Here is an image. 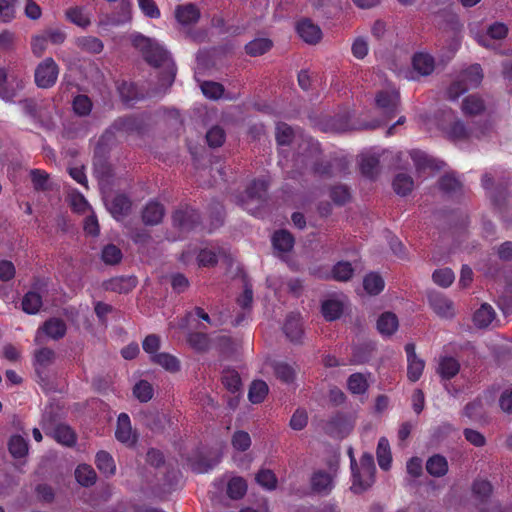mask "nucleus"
<instances>
[{
  "mask_svg": "<svg viewBox=\"0 0 512 512\" xmlns=\"http://www.w3.org/2000/svg\"><path fill=\"white\" fill-rule=\"evenodd\" d=\"M131 42L149 65L155 68L165 67V71L160 74L159 82L161 86L170 87L175 80L176 66L169 52L155 39L140 33L133 35Z\"/></svg>",
  "mask_w": 512,
  "mask_h": 512,
  "instance_id": "obj_1",
  "label": "nucleus"
},
{
  "mask_svg": "<svg viewBox=\"0 0 512 512\" xmlns=\"http://www.w3.org/2000/svg\"><path fill=\"white\" fill-rule=\"evenodd\" d=\"M351 458L352 486L351 490L355 494H361L368 490L375 482L376 466L374 457L370 453H363L357 464L352 450L349 451Z\"/></svg>",
  "mask_w": 512,
  "mask_h": 512,
  "instance_id": "obj_2",
  "label": "nucleus"
},
{
  "mask_svg": "<svg viewBox=\"0 0 512 512\" xmlns=\"http://www.w3.org/2000/svg\"><path fill=\"white\" fill-rule=\"evenodd\" d=\"M145 121L140 116H124L119 117L112 125L104 132L101 140H110L114 137L115 132H122L126 134H142L145 130Z\"/></svg>",
  "mask_w": 512,
  "mask_h": 512,
  "instance_id": "obj_3",
  "label": "nucleus"
},
{
  "mask_svg": "<svg viewBox=\"0 0 512 512\" xmlns=\"http://www.w3.org/2000/svg\"><path fill=\"white\" fill-rule=\"evenodd\" d=\"M59 75V66L51 57L40 62L34 73L35 84L42 89H48L55 85Z\"/></svg>",
  "mask_w": 512,
  "mask_h": 512,
  "instance_id": "obj_4",
  "label": "nucleus"
},
{
  "mask_svg": "<svg viewBox=\"0 0 512 512\" xmlns=\"http://www.w3.org/2000/svg\"><path fill=\"white\" fill-rule=\"evenodd\" d=\"M172 222L181 232H189L200 225L201 217L198 210L186 205L173 213Z\"/></svg>",
  "mask_w": 512,
  "mask_h": 512,
  "instance_id": "obj_5",
  "label": "nucleus"
},
{
  "mask_svg": "<svg viewBox=\"0 0 512 512\" xmlns=\"http://www.w3.org/2000/svg\"><path fill=\"white\" fill-rule=\"evenodd\" d=\"M318 153L317 147H312L308 156L301 161L303 168H307L311 164V172L315 176L323 178H331L333 176V164L331 161L320 160L314 157V154Z\"/></svg>",
  "mask_w": 512,
  "mask_h": 512,
  "instance_id": "obj_6",
  "label": "nucleus"
},
{
  "mask_svg": "<svg viewBox=\"0 0 512 512\" xmlns=\"http://www.w3.org/2000/svg\"><path fill=\"white\" fill-rule=\"evenodd\" d=\"M376 105L389 118L396 115L400 101L399 92L396 90H382L376 95Z\"/></svg>",
  "mask_w": 512,
  "mask_h": 512,
  "instance_id": "obj_7",
  "label": "nucleus"
},
{
  "mask_svg": "<svg viewBox=\"0 0 512 512\" xmlns=\"http://www.w3.org/2000/svg\"><path fill=\"white\" fill-rule=\"evenodd\" d=\"M115 438L126 446H134L137 442V434L132 430L130 417L126 413H120L117 418Z\"/></svg>",
  "mask_w": 512,
  "mask_h": 512,
  "instance_id": "obj_8",
  "label": "nucleus"
},
{
  "mask_svg": "<svg viewBox=\"0 0 512 512\" xmlns=\"http://www.w3.org/2000/svg\"><path fill=\"white\" fill-rule=\"evenodd\" d=\"M431 309L441 318H452L455 315L453 302L444 294L431 292L428 295Z\"/></svg>",
  "mask_w": 512,
  "mask_h": 512,
  "instance_id": "obj_9",
  "label": "nucleus"
},
{
  "mask_svg": "<svg viewBox=\"0 0 512 512\" xmlns=\"http://www.w3.org/2000/svg\"><path fill=\"white\" fill-rule=\"evenodd\" d=\"M405 352L407 355V377L411 382H416L422 376L425 362L416 355L415 344L407 343L405 345Z\"/></svg>",
  "mask_w": 512,
  "mask_h": 512,
  "instance_id": "obj_10",
  "label": "nucleus"
},
{
  "mask_svg": "<svg viewBox=\"0 0 512 512\" xmlns=\"http://www.w3.org/2000/svg\"><path fill=\"white\" fill-rule=\"evenodd\" d=\"M296 31L304 42L311 45L320 42L323 35L320 27L307 18L297 22Z\"/></svg>",
  "mask_w": 512,
  "mask_h": 512,
  "instance_id": "obj_11",
  "label": "nucleus"
},
{
  "mask_svg": "<svg viewBox=\"0 0 512 512\" xmlns=\"http://www.w3.org/2000/svg\"><path fill=\"white\" fill-rule=\"evenodd\" d=\"M410 156L418 172H424L426 170L436 172L441 170L444 166V162L429 156L421 150H412Z\"/></svg>",
  "mask_w": 512,
  "mask_h": 512,
  "instance_id": "obj_12",
  "label": "nucleus"
},
{
  "mask_svg": "<svg viewBox=\"0 0 512 512\" xmlns=\"http://www.w3.org/2000/svg\"><path fill=\"white\" fill-rule=\"evenodd\" d=\"M137 278L133 275L117 276L104 282L103 287L106 291L126 294L137 286Z\"/></svg>",
  "mask_w": 512,
  "mask_h": 512,
  "instance_id": "obj_13",
  "label": "nucleus"
},
{
  "mask_svg": "<svg viewBox=\"0 0 512 512\" xmlns=\"http://www.w3.org/2000/svg\"><path fill=\"white\" fill-rule=\"evenodd\" d=\"M164 215V206L158 201L151 200L142 210V221L147 226H155L162 222Z\"/></svg>",
  "mask_w": 512,
  "mask_h": 512,
  "instance_id": "obj_14",
  "label": "nucleus"
},
{
  "mask_svg": "<svg viewBox=\"0 0 512 512\" xmlns=\"http://www.w3.org/2000/svg\"><path fill=\"white\" fill-rule=\"evenodd\" d=\"M442 131L446 134L448 139L452 141H464L468 140L471 136H473V131L466 124L460 120L455 119L447 126L442 127Z\"/></svg>",
  "mask_w": 512,
  "mask_h": 512,
  "instance_id": "obj_15",
  "label": "nucleus"
},
{
  "mask_svg": "<svg viewBox=\"0 0 512 512\" xmlns=\"http://www.w3.org/2000/svg\"><path fill=\"white\" fill-rule=\"evenodd\" d=\"M283 332L291 342L295 344L302 343L304 331L300 316L296 314L288 315L283 326Z\"/></svg>",
  "mask_w": 512,
  "mask_h": 512,
  "instance_id": "obj_16",
  "label": "nucleus"
},
{
  "mask_svg": "<svg viewBox=\"0 0 512 512\" xmlns=\"http://www.w3.org/2000/svg\"><path fill=\"white\" fill-rule=\"evenodd\" d=\"M310 483L312 491L322 495L329 494L334 487L332 475L323 470L314 472Z\"/></svg>",
  "mask_w": 512,
  "mask_h": 512,
  "instance_id": "obj_17",
  "label": "nucleus"
},
{
  "mask_svg": "<svg viewBox=\"0 0 512 512\" xmlns=\"http://www.w3.org/2000/svg\"><path fill=\"white\" fill-rule=\"evenodd\" d=\"M458 78L469 89L477 88L483 80V71L480 64H472L466 69L462 70Z\"/></svg>",
  "mask_w": 512,
  "mask_h": 512,
  "instance_id": "obj_18",
  "label": "nucleus"
},
{
  "mask_svg": "<svg viewBox=\"0 0 512 512\" xmlns=\"http://www.w3.org/2000/svg\"><path fill=\"white\" fill-rule=\"evenodd\" d=\"M268 182L265 179H254L247 186L245 195L249 201L257 202V207L260 206L267 194Z\"/></svg>",
  "mask_w": 512,
  "mask_h": 512,
  "instance_id": "obj_19",
  "label": "nucleus"
},
{
  "mask_svg": "<svg viewBox=\"0 0 512 512\" xmlns=\"http://www.w3.org/2000/svg\"><path fill=\"white\" fill-rule=\"evenodd\" d=\"M175 18L182 25L194 24L200 19V10L191 3L179 5L175 9Z\"/></svg>",
  "mask_w": 512,
  "mask_h": 512,
  "instance_id": "obj_20",
  "label": "nucleus"
},
{
  "mask_svg": "<svg viewBox=\"0 0 512 512\" xmlns=\"http://www.w3.org/2000/svg\"><path fill=\"white\" fill-rule=\"evenodd\" d=\"M412 66L422 76L430 75L435 68V60L426 52H417L412 57Z\"/></svg>",
  "mask_w": 512,
  "mask_h": 512,
  "instance_id": "obj_21",
  "label": "nucleus"
},
{
  "mask_svg": "<svg viewBox=\"0 0 512 512\" xmlns=\"http://www.w3.org/2000/svg\"><path fill=\"white\" fill-rule=\"evenodd\" d=\"M459 361L452 356H442L439 359L437 373L443 380L454 378L460 371Z\"/></svg>",
  "mask_w": 512,
  "mask_h": 512,
  "instance_id": "obj_22",
  "label": "nucleus"
},
{
  "mask_svg": "<svg viewBox=\"0 0 512 512\" xmlns=\"http://www.w3.org/2000/svg\"><path fill=\"white\" fill-rule=\"evenodd\" d=\"M132 207V201L125 194H117L112 199L109 210L115 219L127 216Z\"/></svg>",
  "mask_w": 512,
  "mask_h": 512,
  "instance_id": "obj_23",
  "label": "nucleus"
},
{
  "mask_svg": "<svg viewBox=\"0 0 512 512\" xmlns=\"http://www.w3.org/2000/svg\"><path fill=\"white\" fill-rule=\"evenodd\" d=\"M376 326L381 335L391 336L397 331L399 321L393 312H384L379 316Z\"/></svg>",
  "mask_w": 512,
  "mask_h": 512,
  "instance_id": "obj_24",
  "label": "nucleus"
},
{
  "mask_svg": "<svg viewBox=\"0 0 512 512\" xmlns=\"http://www.w3.org/2000/svg\"><path fill=\"white\" fill-rule=\"evenodd\" d=\"M50 435L55 439L58 443L65 445L67 447H72L76 444V434L73 429L66 424H58L51 431Z\"/></svg>",
  "mask_w": 512,
  "mask_h": 512,
  "instance_id": "obj_25",
  "label": "nucleus"
},
{
  "mask_svg": "<svg viewBox=\"0 0 512 512\" xmlns=\"http://www.w3.org/2000/svg\"><path fill=\"white\" fill-rule=\"evenodd\" d=\"M461 109L466 116H477L485 111L486 105L482 97L472 94L463 99Z\"/></svg>",
  "mask_w": 512,
  "mask_h": 512,
  "instance_id": "obj_26",
  "label": "nucleus"
},
{
  "mask_svg": "<svg viewBox=\"0 0 512 512\" xmlns=\"http://www.w3.org/2000/svg\"><path fill=\"white\" fill-rule=\"evenodd\" d=\"M380 159L374 154H362L360 156L361 174L369 179H375L379 171Z\"/></svg>",
  "mask_w": 512,
  "mask_h": 512,
  "instance_id": "obj_27",
  "label": "nucleus"
},
{
  "mask_svg": "<svg viewBox=\"0 0 512 512\" xmlns=\"http://www.w3.org/2000/svg\"><path fill=\"white\" fill-rule=\"evenodd\" d=\"M150 360L170 373H176L181 369L179 359L167 352H160L157 355L151 356Z\"/></svg>",
  "mask_w": 512,
  "mask_h": 512,
  "instance_id": "obj_28",
  "label": "nucleus"
},
{
  "mask_svg": "<svg viewBox=\"0 0 512 512\" xmlns=\"http://www.w3.org/2000/svg\"><path fill=\"white\" fill-rule=\"evenodd\" d=\"M95 464L100 473L105 477H111L116 473L115 461L112 455L107 451L101 450L97 452L95 456Z\"/></svg>",
  "mask_w": 512,
  "mask_h": 512,
  "instance_id": "obj_29",
  "label": "nucleus"
},
{
  "mask_svg": "<svg viewBox=\"0 0 512 512\" xmlns=\"http://www.w3.org/2000/svg\"><path fill=\"white\" fill-rule=\"evenodd\" d=\"M43 332L54 340L63 338L67 331V326L61 318H50L42 326Z\"/></svg>",
  "mask_w": 512,
  "mask_h": 512,
  "instance_id": "obj_30",
  "label": "nucleus"
},
{
  "mask_svg": "<svg viewBox=\"0 0 512 512\" xmlns=\"http://www.w3.org/2000/svg\"><path fill=\"white\" fill-rule=\"evenodd\" d=\"M344 311V305L340 300L327 299L321 304V313L326 321L339 319Z\"/></svg>",
  "mask_w": 512,
  "mask_h": 512,
  "instance_id": "obj_31",
  "label": "nucleus"
},
{
  "mask_svg": "<svg viewBox=\"0 0 512 512\" xmlns=\"http://www.w3.org/2000/svg\"><path fill=\"white\" fill-rule=\"evenodd\" d=\"M117 89L122 102L126 105H131L133 102L143 97L137 85L132 82L122 81Z\"/></svg>",
  "mask_w": 512,
  "mask_h": 512,
  "instance_id": "obj_32",
  "label": "nucleus"
},
{
  "mask_svg": "<svg viewBox=\"0 0 512 512\" xmlns=\"http://www.w3.org/2000/svg\"><path fill=\"white\" fill-rule=\"evenodd\" d=\"M294 237L287 230L275 231L272 236V245L279 252H290L294 247Z\"/></svg>",
  "mask_w": 512,
  "mask_h": 512,
  "instance_id": "obj_33",
  "label": "nucleus"
},
{
  "mask_svg": "<svg viewBox=\"0 0 512 512\" xmlns=\"http://www.w3.org/2000/svg\"><path fill=\"white\" fill-rule=\"evenodd\" d=\"M326 429L332 436H343V434L349 429V423L346 415L337 412L327 421Z\"/></svg>",
  "mask_w": 512,
  "mask_h": 512,
  "instance_id": "obj_34",
  "label": "nucleus"
},
{
  "mask_svg": "<svg viewBox=\"0 0 512 512\" xmlns=\"http://www.w3.org/2000/svg\"><path fill=\"white\" fill-rule=\"evenodd\" d=\"M448 468L447 459L440 454L432 455L426 462V470L433 477H442L446 475Z\"/></svg>",
  "mask_w": 512,
  "mask_h": 512,
  "instance_id": "obj_35",
  "label": "nucleus"
},
{
  "mask_svg": "<svg viewBox=\"0 0 512 512\" xmlns=\"http://www.w3.org/2000/svg\"><path fill=\"white\" fill-rule=\"evenodd\" d=\"M384 287V279L376 272L368 273L363 279V288L369 295H379L384 290Z\"/></svg>",
  "mask_w": 512,
  "mask_h": 512,
  "instance_id": "obj_36",
  "label": "nucleus"
},
{
  "mask_svg": "<svg viewBox=\"0 0 512 512\" xmlns=\"http://www.w3.org/2000/svg\"><path fill=\"white\" fill-rule=\"evenodd\" d=\"M495 315L496 314L492 306L484 303L475 311L473 315V322L478 328H486L492 323Z\"/></svg>",
  "mask_w": 512,
  "mask_h": 512,
  "instance_id": "obj_37",
  "label": "nucleus"
},
{
  "mask_svg": "<svg viewBox=\"0 0 512 512\" xmlns=\"http://www.w3.org/2000/svg\"><path fill=\"white\" fill-rule=\"evenodd\" d=\"M75 478L81 486L90 487L95 484L97 474L92 466L80 464L75 470Z\"/></svg>",
  "mask_w": 512,
  "mask_h": 512,
  "instance_id": "obj_38",
  "label": "nucleus"
},
{
  "mask_svg": "<svg viewBox=\"0 0 512 512\" xmlns=\"http://www.w3.org/2000/svg\"><path fill=\"white\" fill-rule=\"evenodd\" d=\"M75 43L78 48L91 54H99L104 49L102 40L94 36L78 37Z\"/></svg>",
  "mask_w": 512,
  "mask_h": 512,
  "instance_id": "obj_39",
  "label": "nucleus"
},
{
  "mask_svg": "<svg viewBox=\"0 0 512 512\" xmlns=\"http://www.w3.org/2000/svg\"><path fill=\"white\" fill-rule=\"evenodd\" d=\"M376 454L379 467L384 471L389 470L391 467L392 456L390 445L386 438L382 437L379 439Z\"/></svg>",
  "mask_w": 512,
  "mask_h": 512,
  "instance_id": "obj_40",
  "label": "nucleus"
},
{
  "mask_svg": "<svg viewBox=\"0 0 512 512\" xmlns=\"http://www.w3.org/2000/svg\"><path fill=\"white\" fill-rule=\"evenodd\" d=\"M392 186L397 195L406 196L412 192L414 181L410 175L399 173L394 177Z\"/></svg>",
  "mask_w": 512,
  "mask_h": 512,
  "instance_id": "obj_41",
  "label": "nucleus"
},
{
  "mask_svg": "<svg viewBox=\"0 0 512 512\" xmlns=\"http://www.w3.org/2000/svg\"><path fill=\"white\" fill-rule=\"evenodd\" d=\"M493 492L492 484L485 479H476L472 484V493L480 503H487Z\"/></svg>",
  "mask_w": 512,
  "mask_h": 512,
  "instance_id": "obj_42",
  "label": "nucleus"
},
{
  "mask_svg": "<svg viewBox=\"0 0 512 512\" xmlns=\"http://www.w3.org/2000/svg\"><path fill=\"white\" fill-rule=\"evenodd\" d=\"M273 46V42L268 38H256L245 45V52L252 56H261L268 52Z\"/></svg>",
  "mask_w": 512,
  "mask_h": 512,
  "instance_id": "obj_43",
  "label": "nucleus"
},
{
  "mask_svg": "<svg viewBox=\"0 0 512 512\" xmlns=\"http://www.w3.org/2000/svg\"><path fill=\"white\" fill-rule=\"evenodd\" d=\"M42 304V296L34 290L28 291L23 296L22 309L27 314L33 315L38 313Z\"/></svg>",
  "mask_w": 512,
  "mask_h": 512,
  "instance_id": "obj_44",
  "label": "nucleus"
},
{
  "mask_svg": "<svg viewBox=\"0 0 512 512\" xmlns=\"http://www.w3.org/2000/svg\"><path fill=\"white\" fill-rule=\"evenodd\" d=\"M247 492V482L243 477H233L227 484V495L233 500H239L245 496Z\"/></svg>",
  "mask_w": 512,
  "mask_h": 512,
  "instance_id": "obj_45",
  "label": "nucleus"
},
{
  "mask_svg": "<svg viewBox=\"0 0 512 512\" xmlns=\"http://www.w3.org/2000/svg\"><path fill=\"white\" fill-rule=\"evenodd\" d=\"M354 274V268L349 261H338L331 270L332 279L340 282L349 281Z\"/></svg>",
  "mask_w": 512,
  "mask_h": 512,
  "instance_id": "obj_46",
  "label": "nucleus"
},
{
  "mask_svg": "<svg viewBox=\"0 0 512 512\" xmlns=\"http://www.w3.org/2000/svg\"><path fill=\"white\" fill-rule=\"evenodd\" d=\"M269 388L263 380H254L249 388L248 399L253 404H259L264 401L268 394Z\"/></svg>",
  "mask_w": 512,
  "mask_h": 512,
  "instance_id": "obj_47",
  "label": "nucleus"
},
{
  "mask_svg": "<svg viewBox=\"0 0 512 512\" xmlns=\"http://www.w3.org/2000/svg\"><path fill=\"white\" fill-rule=\"evenodd\" d=\"M368 387L367 379L362 373H353L347 379V388L352 394L362 395Z\"/></svg>",
  "mask_w": 512,
  "mask_h": 512,
  "instance_id": "obj_48",
  "label": "nucleus"
},
{
  "mask_svg": "<svg viewBox=\"0 0 512 512\" xmlns=\"http://www.w3.org/2000/svg\"><path fill=\"white\" fill-rule=\"evenodd\" d=\"M66 19L71 23L85 28L90 25V18L84 12L83 7L75 6L66 10L65 12Z\"/></svg>",
  "mask_w": 512,
  "mask_h": 512,
  "instance_id": "obj_49",
  "label": "nucleus"
},
{
  "mask_svg": "<svg viewBox=\"0 0 512 512\" xmlns=\"http://www.w3.org/2000/svg\"><path fill=\"white\" fill-rule=\"evenodd\" d=\"M8 449L14 458H22L28 453V444L20 435H13L9 439Z\"/></svg>",
  "mask_w": 512,
  "mask_h": 512,
  "instance_id": "obj_50",
  "label": "nucleus"
},
{
  "mask_svg": "<svg viewBox=\"0 0 512 512\" xmlns=\"http://www.w3.org/2000/svg\"><path fill=\"white\" fill-rule=\"evenodd\" d=\"M256 482L267 490H274L277 487V477L270 469H261L255 476Z\"/></svg>",
  "mask_w": 512,
  "mask_h": 512,
  "instance_id": "obj_51",
  "label": "nucleus"
},
{
  "mask_svg": "<svg viewBox=\"0 0 512 512\" xmlns=\"http://www.w3.org/2000/svg\"><path fill=\"white\" fill-rule=\"evenodd\" d=\"M275 138L279 146H288L292 143L294 138L293 129L288 124L279 122L276 125Z\"/></svg>",
  "mask_w": 512,
  "mask_h": 512,
  "instance_id": "obj_52",
  "label": "nucleus"
},
{
  "mask_svg": "<svg viewBox=\"0 0 512 512\" xmlns=\"http://www.w3.org/2000/svg\"><path fill=\"white\" fill-rule=\"evenodd\" d=\"M91 99L84 94H79L74 97L72 102L73 111L78 116H88L92 110Z\"/></svg>",
  "mask_w": 512,
  "mask_h": 512,
  "instance_id": "obj_53",
  "label": "nucleus"
},
{
  "mask_svg": "<svg viewBox=\"0 0 512 512\" xmlns=\"http://www.w3.org/2000/svg\"><path fill=\"white\" fill-rule=\"evenodd\" d=\"M122 251L114 244H108L103 247L101 259L105 264L116 265L122 260Z\"/></svg>",
  "mask_w": 512,
  "mask_h": 512,
  "instance_id": "obj_54",
  "label": "nucleus"
},
{
  "mask_svg": "<svg viewBox=\"0 0 512 512\" xmlns=\"http://www.w3.org/2000/svg\"><path fill=\"white\" fill-rule=\"evenodd\" d=\"M154 394V389L152 385L146 380H140L137 382L133 388V395L140 402H148L152 399Z\"/></svg>",
  "mask_w": 512,
  "mask_h": 512,
  "instance_id": "obj_55",
  "label": "nucleus"
},
{
  "mask_svg": "<svg viewBox=\"0 0 512 512\" xmlns=\"http://www.w3.org/2000/svg\"><path fill=\"white\" fill-rule=\"evenodd\" d=\"M222 384L231 393H236L241 388V377L235 370H225L222 375Z\"/></svg>",
  "mask_w": 512,
  "mask_h": 512,
  "instance_id": "obj_56",
  "label": "nucleus"
},
{
  "mask_svg": "<svg viewBox=\"0 0 512 512\" xmlns=\"http://www.w3.org/2000/svg\"><path fill=\"white\" fill-rule=\"evenodd\" d=\"M187 341L189 345L197 351H205L208 349L210 340L206 333L191 332L188 334Z\"/></svg>",
  "mask_w": 512,
  "mask_h": 512,
  "instance_id": "obj_57",
  "label": "nucleus"
},
{
  "mask_svg": "<svg viewBox=\"0 0 512 512\" xmlns=\"http://www.w3.org/2000/svg\"><path fill=\"white\" fill-rule=\"evenodd\" d=\"M226 134L223 128L216 125L210 128L206 133V141L210 147H221L225 142Z\"/></svg>",
  "mask_w": 512,
  "mask_h": 512,
  "instance_id": "obj_58",
  "label": "nucleus"
},
{
  "mask_svg": "<svg viewBox=\"0 0 512 512\" xmlns=\"http://www.w3.org/2000/svg\"><path fill=\"white\" fill-rule=\"evenodd\" d=\"M274 372L276 377L284 383H292L295 379L294 368L284 362H278L274 366Z\"/></svg>",
  "mask_w": 512,
  "mask_h": 512,
  "instance_id": "obj_59",
  "label": "nucleus"
},
{
  "mask_svg": "<svg viewBox=\"0 0 512 512\" xmlns=\"http://www.w3.org/2000/svg\"><path fill=\"white\" fill-rule=\"evenodd\" d=\"M231 443L235 450L245 452L251 446V437L248 432L238 430L234 432Z\"/></svg>",
  "mask_w": 512,
  "mask_h": 512,
  "instance_id": "obj_60",
  "label": "nucleus"
},
{
  "mask_svg": "<svg viewBox=\"0 0 512 512\" xmlns=\"http://www.w3.org/2000/svg\"><path fill=\"white\" fill-rule=\"evenodd\" d=\"M432 279L437 285L446 288V287H449L453 283V281L455 279V275H454V272L452 271V269L442 268V269H437L433 272Z\"/></svg>",
  "mask_w": 512,
  "mask_h": 512,
  "instance_id": "obj_61",
  "label": "nucleus"
},
{
  "mask_svg": "<svg viewBox=\"0 0 512 512\" xmlns=\"http://www.w3.org/2000/svg\"><path fill=\"white\" fill-rule=\"evenodd\" d=\"M201 90L207 98L214 100L221 98L224 93L223 85L213 81L203 82Z\"/></svg>",
  "mask_w": 512,
  "mask_h": 512,
  "instance_id": "obj_62",
  "label": "nucleus"
},
{
  "mask_svg": "<svg viewBox=\"0 0 512 512\" xmlns=\"http://www.w3.org/2000/svg\"><path fill=\"white\" fill-rule=\"evenodd\" d=\"M463 414L471 420L477 421L483 417V403L481 399H475L466 404Z\"/></svg>",
  "mask_w": 512,
  "mask_h": 512,
  "instance_id": "obj_63",
  "label": "nucleus"
},
{
  "mask_svg": "<svg viewBox=\"0 0 512 512\" xmlns=\"http://www.w3.org/2000/svg\"><path fill=\"white\" fill-rule=\"evenodd\" d=\"M330 198L337 205H344L350 199L349 189L345 185H336L330 189Z\"/></svg>",
  "mask_w": 512,
  "mask_h": 512,
  "instance_id": "obj_64",
  "label": "nucleus"
}]
</instances>
